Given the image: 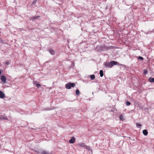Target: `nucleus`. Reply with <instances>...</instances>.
<instances>
[{
  "label": "nucleus",
  "mask_w": 154,
  "mask_h": 154,
  "mask_svg": "<svg viewBox=\"0 0 154 154\" xmlns=\"http://www.w3.org/2000/svg\"><path fill=\"white\" fill-rule=\"evenodd\" d=\"M114 65H118L123 66L124 65L120 64L114 61H111L110 62H104V65L106 68H112Z\"/></svg>",
  "instance_id": "f257e3e1"
},
{
  "label": "nucleus",
  "mask_w": 154,
  "mask_h": 154,
  "mask_svg": "<svg viewBox=\"0 0 154 154\" xmlns=\"http://www.w3.org/2000/svg\"><path fill=\"white\" fill-rule=\"evenodd\" d=\"M75 86V84L74 83H67L66 85V88L68 89H70L71 87H74Z\"/></svg>",
  "instance_id": "f03ea898"
},
{
  "label": "nucleus",
  "mask_w": 154,
  "mask_h": 154,
  "mask_svg": "<svg viewBox=\"0 0 154 154\" xmlns=\"http://www.w3.org/2000/svg\"><path fill=\"white\" fill-rule=\"evenodd\" d=\"M78 145L79 146L85 148L88 150H89L90 149V147L89 146L85 145L84 143H81L80 144H78Z\"/></svg>",
  "instance_id": "7ed1b4c3"
},
{
  "label": "nucleus",
  "mask_w": 154,
  "mask_h": 154,
  "mask_svg": "<svg viewBox=\"0 0 154 154\" xmlns=\"http://www.w3.org/2000/svg\"><path fill=\"white\" fill-rule=\"evenodd\" d=\"M40 17V16H35L33 17H30V19L31 20L33 21L34 20H36V19H38V18H39Z\"/></svg>",
  "instance_id": "20e7f679"
},
{
  "label": "nucleus",
  "mask_w": 154,
  "mask_h": 154,
  "mask_svg": "<svg viewBox=\"0 0 154 154\" xmlns=\"http://www.w3.org/2000/svg\"><path fill=\"white\" fill-rule=\"evenodd\" d=\"M5 97L4 93L2 91H0V98L3 99Z\"/></svg>",
  "instance_id": "39448f33"
},
{
  "label": "nucleus",
  "mask_w": 154,
  "mask_h": 154,
  "mask_svg": "<svg viewBox=\"0 0 154 154\" xmlns=\"http://www.w3.org/2000/svg\"><path fill=\"white\" fill-rule=\"evenodd\" d=\"M1 80L4 83L6 82V78L5 76L4 75H2L1 77Z\"/></svg>",
  "instance_id": "423d86ee"
},
{
  "label": "nucleus",
  "mask_w": 154,
  "mask_h": 154,
  "mask_svg": "<svg viewBox=\"0 0 154 154\" xmlns=\"http://www.w3.org/2000/svg\"><path fill=\"white\" fill-rule=\"evenodd\" d=\"M75 140V138L74 137H72L69 140V142L70 143H73L74 142Z\"/></svg>",
  "instance_id": "0eeeda50"
},
{
  "label": "nucleus",
  "mask_w": 154,
  "mask_h": 154,
  "mask_svg": "<svg viewBox=\"0 0 154 154\" xmlns=\"http://www.w3.org/2000/svg\"><path fill=\"white\" fill-rule=\"evenodd\" d=\"M149 81L150 82H154V78H152L151 77H149L148 79Z\"/></svg>",
  "instance_id": "6e6552de"
},
{
  "label": "nucleus",
  "mask_w": 154,
  "mask_h": 154,
  "mask_svg": "<svg viewBox=\"0 0 154 154\" xmlns=\"http://www.w3.org/2000/svg\"><path fill=\"white\" fill-rule=\"evenodd\" d=\"M143 134L145 136L147 135L148 133L147 130L146 129L143 130Z\"/></svg>",
  "instance_id": "1a4fd4ad"
},
{
  "label": "nucleus",
  "mask_w": 154,
  "mask_h": 154,
  "mask_svg": "<svg viewBox=\"0 0 154 154\" xmlns=\"http://www.w3.org/2000/svg\"><path fill=\"white\" fill-rule=\"evenodd\" d=\"M41 154H51V153H50L48 152L45 151H42L41 152Z\"/></svg>",
  "instance_id": "9d476101"
},
{
  "label": "nucleus",
  "mask_w": 154,
  "mask_h": 154,
  "mask_svg": "<svg viewBox=\"0 0 154 154\" xmlns=\"http://www.w3.org/2000/svg\"><path fill=\"white\" fill-rule=\"evenodd\" d=\"M49 53L52 55H53L55 54V51L54 50L50 49L49 51Z\"/></svg>",
  "instance_id": "9b49d317"
},
{
  "label": "nucleus",
  "mask_w": 154,
  "mask_h": 154,
  "mask_svg": "<svg viewBox=\"0 0 154 154\" xmlns=\"http://www.w3.org/2000/svg\"><path fill=\"white\" fill-rule=\"evenodd\" d=\"M100 75L101 77H102L103 76V71L102 70H100Z\"/></svg>",
  "instance_id": "f8f14e48"
},
{
  "label": "nucleus",
  "mask_w": 154,
  "mask_h": 154,
  "mask_svg": "<svg viewBox=\"0 0 154 154\" xmlns=\"http://www.w3.org/2000/svg\"><path fill=\"white\" fill-rule=\"evenodd\" d=\"M34 85H35V83H37V82L36 81H35V82H34ZM36 86H37L38 88L41 86V85L39 84H38V83H36Z\"/></svg>",
  "instance_id": "ddd939ff"
},
{
  "label": "nucleus",
  "mask_w": 154,
  "mask_h": 154,
  "mask_svg": "<svg viewBox=\"0 0 154 154\" xmlns=\"http://www.w3.org/2000/svg\"><path fill=\"white\" fill-rule=\"evenodd\" d=\"M90 77L92 80H94L95 78V76L94 75H90Z\"/></svg>",
  "instance_id": "4468645a"
},
{
  "label": "nucleus",
  "mask_w": 154,
  "mask_h": 154,
  "mask_svg": "<svg viewBox=\"0 0 154 154\" xmlns=\"http://www.w3.org/2000/svg\"><path fill=\"white\" fill-rule=\"evenodd\" d=\"M37 0H34L32 1V5H34L36 3Z\"/></svg>",
  "instance_id": "2eb2a0df"
},
{
  "label": "nucleus",
  "mask_w": 154,
  "mask_h": 154,
  "mask_svg": "<svg viewBox=\"0 0 154 154\" xmlns=\"http://www.w3.org/2000/svg\"><path fill=\"white\" fill-rule=\"evenodd\" d=\"M80 92L79 90L77 89L76 90V94L77 95H79L80 94Z\"/></svg>",
  "instance_id": "dca6fc26"
},
{
  "label": "nucleus",
  "mask_w": 154,
  "mask_h": 154,
  "mask_svg": "<svg viewBox=\"0 0 154 154\" xmlns=\"http://www.w3.org/2000/svg\"><path fill=\"white\" fill-rule=\"evenodd\" d=\"M119 118L121 120H123L124 117L122 115L119 116Z\"/></svg>",
  "instance_id": "f3484780"
},
{
  "label": "nucleus",
  "mask_w": 154,
  "mask_h": 154,
  "mask_svg": "<svg viewBox=\"0 0 154 154\" xmlns=\"http://www.w3.org/2000/svg\"><path fill=\"white\" fill-rule=\"evenodd\" d=\"M147 73V70L146 69H144L143 73L144 74H146Z\"/></svg>",
  "instance_id": "a211bd4d"
},
{
  "label": "nucleus",
  "mask_w": 154,
  "mask_h": 154,
  "mask_svg": "<svg viewBox=\"0 0 154 154\" xmlns=\"http://www.w3.org/2000/svg\"><path fill=\"white\" fill-rule=\"evenodd\" d=\"M126 104L127 106H129V105H130L131 104V103L130 102L127 101L126 102Z\"/></svg>",
  "instance_id": "6ab92c4d"
},
{
  "label": "nucleus",
  "mask_w": 154,
  "mask_h": 154,
  "mask_svg": "<svg viewBox=\"0 0 154 154\" xmlns=\"http://www.w3.org/2000/svg\"><path fill=\"white\" fill-rule=\"evenodd\" d=\"M141 126H142V125L140 124H138V123L136 124V126L137 127H140Z\"/></svg>",
  "instance_id": "aec40b11"
},
{
  "label": "nucleus",
  "mask_w": 154,
  "mask_h": 154,
  "mask_svg": "<svg viewBox=\"0 0 154 154\" xmlns=\"http://www.w3.org/2000/svg\"><path fill=\"white\" fill-rule=\"evenodd\" d=\"M5 115V114H4V115H2V116H3L2 119L7 120V117H4V115Z\"/></svg>",
  "instance_id": "412c9836"
},
{
  "label": "nucleus",
  "mask_w": 154,
  "mask_h": 154,
  "mask_svg": "<svg viewBox=\"0 0 154 154\" xmlns=\"http://www.w3.org/2000/svg\"><path fill=\"white\" fill-rule=\"evenodd\" d=\"M143 57H140V56H139L138 57V59H140V60H143Z\"/></svg>",
  "instance_id": "4be33fe9"
},
{
  "label": "nucleus",
  "mask_w": 154,
  "mask_h": 154,
  "mask_svg": "<svg viewBox=\"0 0 154 154\" xmlns=\"http://www.w3.org/2000/svg\"><path fill=\"white\" fill-rule=\"evenodd\" d=\"M3 116L2 115H0V119L1 120L2 119Z\"/></svg>",
  "instance_id": "5701e85b"
},
{
  "label": "nucleus",
  "mask_w": 154,
  "mask_h": 154,
  "mask_svg": "<svg viewBox=\"0 0 154 154\" xmlns=\"http://www.w3.org/2000/svg\"><path fill=\"white\" fill-rule=\"evenodd\" d=\"M6 64H8V63H7V62H6Z\"/></svg>",
  "instance_id": "b1692460"
},
{
  "label": "nucleus",
  "mask_w": 154,
  "mask_h": 154,
  "mask_svg": "<svg viewBox=\"0 0 154 154\" xmlns=\"http://www.w3.org/2000/svg\"><path fill=\"white\" fill-rule=\"evenodd\" d=\"M1 40V39L0 38V40Z\"/></svg>",
  "instance_id": "393cba45"
}]
</instances>
